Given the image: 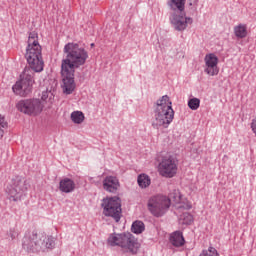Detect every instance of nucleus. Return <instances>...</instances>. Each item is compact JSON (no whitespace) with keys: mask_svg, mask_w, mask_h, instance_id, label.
Instances as JSON below:
<instances>
[{"mask_svg":"<svg viewBox=\"0 0 256 256\" xmlns=\"http://www.w3.org/2000/svg\"><path fill=\"white\" fill-rule=\"evenodd\" d=\"M171 201L178 205V209L185 207V198L181 195L179 190H174L170 194V198L164 195L153 196L148 200V210L154 215V217H163L164 213H167L171 207Z\"/></svg>","mask_w":256,"mask_h":256,"instance_id":"3","label":"nucleus"},{"mask_svg":"<svg viewBox=\"0 0 256 256\" xmlns=\"http://www.w3.org/2000/svg\"><path fill=\"white\" fill-rule=\"evenodd\" d=\"M59 189L62 193H73L75 191V181L70 178H64L59 183Z\"/></svg>","mask_w":256,"mask_h":256,"instance_id":"16","label":"nucleus"},{"mask_svg":"<svg viewBox=\"0 0 256 256\" xmlns=\"http://www.w3.org/2000/svg\"><path fill=\"white\" fill-rule=\"evenodd\" d=\"M143 231H145V224L141 221H135L132 224V233H135L136 235H140V233H142Z\"/></svg>","mask_w":256,"mask_h":256,"instance_id":"23","label":"nucleus"},{"mask_svg":"<svg viewBox=\"0 0 256 256\" xmlns=\"http://www.w3.org/2000/svg\"><path fill=\"white\" fill-rule=\"evenodd\" d=\"M42 52L43 48L39 43V36L35 32L30 33L26 46L25 59L29 65L28 68L32 69L35 73H41L43 67H45Z\"/></svg>","mask_w":256,"mask_h":256,"instance_id":"4","label":"nucleus"},{"mask_svg":"<svg viewBox=\"0 0 256 256\" xmlns=\"http://www.w3.org/2000/svg\"><path fill=\"white\" fill-rule=\"evenodd\" d=\"M8 124L7 121L5 120V116L0 114V137H3L5 133V129H7Z\"/></svg>","mask_w":256,"mask_h":256,"instance_id":"25","label":"nucleus"},{"mask_svg":"<svg viewBox=\"0 0 256 256\" xmlns=\"http://www.w3.org/2000/svg\"><path fill=\"white\" fill-rule=\"evenodd\" d=\"M121 185L119 184V179L115 176H107L103 180V189L108 193H117Z\"/></svg>","mask_w":256,"mask_h":256,"instance_id":"15","label":"nucleus"},{"mask_svg":"<svg viewBox=\"0 0 256 256\" xmlns=\"http://www.w3.org/2000/svg\"><path fill=\"white\" fill-rule=\"evenodd\" d=\"M44 105L41 100L37 98L21 100L17 104V109L24 115H30L32 117H37L43 113Z\"/></svg>","mask_w":256,"mask_h":256,"instance_id":"11","label":"nucleus"},{"mask_svg":"<svg viewBox=\"0 0 256 256\" xmlns=\"http://www.w3.org/2000/svg\"><path fill=\"white\" fill-rule=\"evenodd\" d=\"M44 90L40 95L42 105H47V107H51L53 105V101H55V95L53 94V87H55V82L51 79H45L43 81Z\"/></svg>","mask_w":256,"mask_h":256,"instance_id":"13","label":"nucleus"},{"mask_svg":"<svg viewBox=\"0 0 256 256\" xmlns=\"http://www.w3.org/2000/svg\"><path fill=\"white\" fill-rule=\"evenodd\" d=\"M170 243L174 247H183L185 245V238L183 237V232L175 231L170 235Z\"/></svg>","mask_w":256,"mask_h":256,"instance_id":"17","label":"nucleus"},{"mask_svg":"<svg viewBox=\"0 0 256 256\" xmlns=\"http://www.w3.org/2000/svg\"><path fill=\"white\" fill-rule=\"evenodd\" d=\"M205 68L204 72L210 77H215V75H219V58L217 55L210 53L207 54L204 58Z\"/></svg>","mask_w":256,"mask_h":256,"instance_id":"14","label":"nucleus"},{"mask_svg":"<svg viewBox=\"0 0 256 256\" xmlns=\"http://www.w3.org/2000/svg\"><path fill=\"white\" fill-rule=\"evenodd\" d=\"M64 53H67V56L61 64L62 91L65 95H71L77 87L75 84V69L85 65L89 55L85 49L74 43L66 44Z\"/></svg>","mask_w":256,"mask_h":256,"instance_id":"1","label":"nucleus"},{"mask_svg":"<svg viewBox=\"0 0 256 256\" xmlns=\"http://www.w3.org/2000/svg\"><path fill=\"white\" fill-rule=\"evenodd\" d=\"M108 245L111 247H121L122 251L126 253H137L139 251V241L136 240L133 234H110L108 237Z\"/></svg>","mask_w":256,"mask_h":256,"instance_id":"7","label":"nucleus"},{"mask_svg":"<svg viewBox=\"0 0 256 256\" xmlns=\"http://www.w3.org/2000/svg\"><path fill=\"white\" fill-rule=\"evenodd\" d=\"M22 245L28 253H38L41 249H53L55 241L45 232L30 229L25 233Z\"/></svg>","mask_w":256,"mask_h":256,"instance_id":"5","label":"nucleus"},{"mask_svg":"<svg viewBox=\"0 0 256 256\" xmlns=\"http://www.w3.org/2000/svg\"><path fill=\"white\" fill-rule=\"evenodd\" d=\"M71 121H73L76 125H81L83 121H85V114L81 111H74L71 113Z\"/></svg>","mask_w":256,"mask_h":256,"instance_id":"20","label":"nucleus"},{"mask_svg":"<svg viewBox=\"0 0 256 256\" xmlns=\"http://www.w3.org/2000/svg\"><path fill=\"white\" fill-rule=\"evenodd\" d=\"M234 35L236 39H245L248 35L247 24H238L234 27Z\"/></svg>","mask_w":256,"mask_h":256,"instance_id":"18","label":"nucleus"},{"mask_svg":"<svg viewBox=\"0 0 256 256\" xmlns=\"http://www.w3.org/2000/svg\"><path fill=\"white\" fill-rule=\"evenodd\" d=\"M177 169V160L171 156L163 157L158 165L159 175L166 179H172V177H175V175H177Z\"/></svg>","mask_w":256,"mask_h":256,"instance_id":"12","label":"nucleus"},{"mask_svg":"<svg viewBox=\"0 0 256 256\" xmlns=\"http://www.w3.org/2000/svg\"><path fill=\"white\" fill-rule=\"evenodd\" d=\"M26 190L27 180L21 176H16L6 188L7 199L14 203L21 201Z\"/></svg>","mask_w":256,"mask_h":256,"instance_id":"9","label":"nucleus"},{"mask_svg":"<svg viewBox=\"0 0 256 256\" xmlns=\"http://www.w3.org/2000/svg\"><path fill=\"white\" fill-rule=\"evenodd\" d=\"M179 223L180 225H191L193 223V215L188 212L183 213L179 217Z\"/></svg>","mask_w":256,"mask_h":256,"instance_id":"21","label":"nucleus"},{"mask_svg":"<svg viewBox=\"0 0 256 256\" xmlns=\"http://www.w3.org/2000/svg\"><path fill=\"white\" fill-rule=\"evenodd\" d=\"M187 0H170L168 6L174 13L170 17V23L176 31H185L189 25H193V18L185 13Z\"/></svg>","mask_w":256,"mask_h":256,"instance_id":"6","label":"nucleus"},{"mask_svg":"<svg viewBox=\"0 0 256 256\" xmlns=\"http://www.w3.org/2000/svg\"><path fill=\"white\" fill-rule=\"evenodd\" d=\"M35 70L31 68H26L20 75V80L15 83L12 87L13 92L15 95H19L20 97H27L29 93L33 91V77L35 75Z\"/></svg>","mask_w":256,"mask_h":256,"instance_id":"8","label":"nucleus"},{"mask_svg":"<svg viewBox=\"0 0 256 256\" xmlns=\"http://www.w3.org/2000/svg\"><path fill=\"white\" fill-rule=\"evenodd\" d=\"M173 119H175L173 102L169 96L164 95L155 103L152 127L154 129H167L173 123Z\"/></svg>","mask_w":256,"mask_h":256,"instance_id":"2","label":"nucleus"},{"mask_svg":"<svg viewBox=\"0 0 256 256\" xmlns=\"http://www.w3.org/2000/svg\"><path fill=\"white\" fill-rule=\"evenodd\" d=\"M138 185L141 189H147L151 185V178L147 174H140L138 176Z\"/></svg>","mask_w":256,"mask_h":256,"instance_id":"19","label":"nucleus"},{"mask_svg":"<svg viewBox=\"0 0 256 256\" xmlns=\"http://www.w3.org/2000/svg\"><path fill=\"white\" fill-rule=\"evenodd\" d=\"M192 5H193V3L190 2V6H192Z\"/></svg>","mask_w":256,"mask_h":256,"instance_id":"26","label":"nucleus"},{"mask_svg":"<svg viewBox=\"0 0 256 256\" xmlns=\"http://www.w3.org/2000/svg\"><path fill=\"white\" fill-rule=\"evenodd\" d=\"M102 208L105 217H112L116 223L121 221V200L118 197L104 198L102 201Z\"/></svg>","mask_w":256,"mask_h":256,"instance_id":"10","label":"nucleus"},{"mask_svg":"<svg viewBox=\"0 0 256 256\" xmlns=\"http://www.w3.org/2000/svg\"><path fill=\"white\" fill-rule=\"evenodd\" d=\"M19 229L16 227L10 228L9 231L6 233V239L8 241H15V239H19Z\"/></svg>","mask_w":256,"mask_h":256,"instance_id":"22","label":"nucleus"},{"mask_svg":"<svg viewBox=\"0 0 256 256\" xmlns=\"http://www.w3.org/2000/svg\"><path fill=\"white\" fill-rule=\"evenodd\" d=\"M201 105V100H199L198 98H192L188 101V107L192 110V111H197V109H199V106Z\"/></svg>","mask_w":256,"mask_h":256,"instance_id":"24","label":"nucleus"}]
</instances>
